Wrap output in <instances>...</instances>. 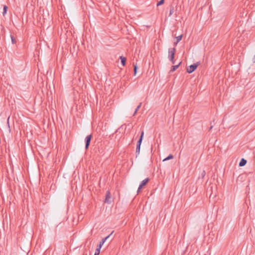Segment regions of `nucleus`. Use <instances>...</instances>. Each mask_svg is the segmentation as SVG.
Wrapping results in <instances>:
<instances>
[{
  "label": "nucleus",
  "mask_w": 255,
  "mask_h": 255,
  "mask_svg": "<svg viewBox=\"0 0 255 255\" xmlns=\"http://www.w3.org/2000/svg\"><path fill=\"white\" fill-rule=\"evenodd\" d=\"M175 52V48H171L168 49V58L173 64L175 63L174 55Z\"/></svg>",
  "instance_id": "obj_1"
},
{
  "label": "nucleus",
  "mask_w": 255,
  "mask_h": 255,
  "mask_svg": "<svg viewBox=\"0 0 255 255\" xmlns=\"http://www.w3.org/2000/svg\"><path fill=\"white\" fill-rule=\"evenodd\" d=\"M199 63L197 62L196 63L193 64V65H190L187 68V72L189 73H191L193 71H194L197 67L199 66Z\"/></svg>",
  "instance_id": "obj_2"
},
{
  "label": "nucleus",
  "mask_w": 255,
  "mask_h": 255,
  "mask_svg": "<svg viewBox=\"0 0 255 255\" xmlns=\"http://www.w3.org/2000/svg\"><path fill=\"white\" fill-rule=\"evenodd\" d=\"M92 137V134H90L87 135L85 138V148L86 149H87L89 146L91 139Z\"/></svg>",
  "instance_id": "obj_3"
},
{
  "label": "nucleus",
  "mask_w": 255,
  "mask_h": 255,
  "mask_svg": "<svg viewBox=\"0 0 255 255\" xmlns=\"http://www.w3.org/2000/svg\"><path fill=\"white\" fill-rule=\"evenodd\" d=\"M111 195L110 192L108 190L106 192V198L105 200V202L107 203H111Z\"/></svg>",
  "instance_id": "obj_4"
},
{
  "label": "nucleus",
  "mask_w": 255,
  "mask_h": 255,
  "mask_svg": "<svg viewBox=\"0 0 255 255\" xmlns=\"http://www.w3.org/2000/svg\"><path fill=\"white\" fill-rule=\"evenodd\" d=\"M149 180V178H147L144 179L143 181H142L141 183H140L138 188L137 192H139L140 190L142 188V187L146 184V183L148 182Z\"/></svg>",
  "instance_id": "obj_5"
},
{
  "label": "nucleus",
  "mask_w": 255,
  "mask_h": 255,
  "mask_svg": "<svg viewBox=\"0 0 255 255\" xmlns=\"http://www.w3.org/2000/svg\"><path fill=\"white\" fill-rule=\"evenodd\" d=\"M143 134H144V131L142 130L141 131V135H140V138L139 139H138L137 142V144L136 145L137 146H140L141 145V142H142V138H143Z\"/></svg>",
  "instance_id": "obj_6"
},
{
  "label": "nucleus",
  "mask_w": 255,
  "mask_h": 255,
  "mask_svg": "<svg viewBox=\"0 0 255 255\" xmlns=\"http://www.w3.org/2000/svg\"><path fill=\"white\" fill-rule=\"evenodd\" d=\"M181 63V62H179V63L178 65L172 66L171 70H170V72L171 73V72H173L174 71H175L179 67V66H180Z\"/></svg>",
  "instance_id": "obj_7"
},
{
  "label": "nucleus",
  "mask_w": 255,
  "mask_h": 255,
  "mask_svg": "<svg viewBox=\"0 0 255 255\" xmlns=\"http://www.w3.org/2000/svg\"><path fill=\"white\" fill-rule=\"evenodd\" d=\"M247 163V160L244 158H242L239 163L240 166H243Z\"/></svg>",
  "instance_id": "obj_8"
},
{
  "label": "nucleus",
  "mask_w": 255,
  "mask_h": 255,
  "mask_svg": "<svg viewBox=\"0 0 255 255\" xmlns=\"http://www.w3.org/2000/svg\"><path fill=\"white\" fill-rule=\"evenodd\" d=\"M120 58L121 60V63L123 66H125L126 62V58L123 56H120Z\"/></svg>",
  "instance_id": "obj_9"
},
{
  "label": "nucleus",
  "mask_w": 255,
  "mask_h": 255,
  "mask_svg": "<svg viewBox=\"0 0 255 255\" xmlns=\"http://www.w3.org/2000/svg\"><path fill=\"white\" fill-rule=\"evenodd\" d=\"M110 237V235L108 236L107 237H106V238L103 239L99 243V245H100V246H103V244H104V243L105 242V241H106V240Z\"/></svg>",
  "instance_id": "obj_10"
},
{
  "label": "nucleus",
  "mask_w": 255,
  "mask_h": 255,
  "mask_svg": "<svg viewBox=\"0 0 255 255\" xmlns=\"http://www.w3.org/2000/svg\"><path fill=\"white\" fill-rule=\"evenodd\" d=\"M182 35H180L176 37V41L174 43V45H176L182 39Z\"/></svg>",
  "instance_id": "obj_11"
},
{
  "label": "nucleus",
  "mask_w": 255,
  "mask_h": 255,
  "mask_svg": "<svg viewBox=\"0 0 255 255\" xmlns=\"http://www.w3.org/2000/svg\"><path fill=\"white\" fill-rule=\"evenodd\" d=\"M173 12H174V7H173V6L171 5L170 7V12H169V16H170L173 14Z\"/></svg>",
  "instance_id": "obj_12"
},
{
  "label": "nucleus",
  "mask_w": 255,
  "mask_h": 255,
  "mask_svg": "<svg viewBox=\"0 0 255 255\" xmlns=\"http://www.w3.org/2000/svg\"><path fill=\"white\" fill-rule=\"evenodd\" d=\"M141 104H142V103H140L138 105V106L136 107L133 116H134L136 114V112L138 111V110L141 107Z\"/></svg>",
  "instance_id": "obj_13"
},
{
  "label": "nucleus",
  "mask_w": 255,
  "mask_h": 255,
  "mask_svg": "<svg viewBox=\"0 0 255 255\" xmlns=\"http://www.w3.org/2000/svg\"><path fill=\"white\" fill-rule=\"evenodd\" d=\"M173 158V156L172 154H169L166 158L164 159L163 161H166Z\"/></svg>",
  "instance_id": "obj_14"
},
{
  "label": "nucleus",
  "mask_w": 255,
  "mask_h": 255,
  "mask_svg": "<svg viewBox=\"0 0 255 255\" xmlns=\"http://www.w3.org/2000/svg\"><path fill=\"white\" fill-rule=\"evenodd\" d=\"M140 146L136 145V155L139 154Z\"/></svg>",
  "instance_id": "obj_15"
},
{
  "label": "nucleus",
  "mask_w": 255,
  "mask_h": 255,
  "mask_svg": "<svg viewBox=\"0 0 255 255\" xmlns=\"http://www.w3.org/2000/svg\"><path fill=\"white\" fill-rule=\"evenodd\" d=\"M7 6H6V5H4V7H3V14L4 15L6 13V11L7 10Z\"/></svg>",
  "instance_id": "obj_16"
},
{
  "label": "nucleus",
  "mask_w": 255,
  "mask_h": 255,
  "mask_svg": "<svg viewBox=\"0 0 255 255\" xmlns=\"http://www.w3.org/2000/svg\"><path fill=\"white\" fill-rule=\"evenodd\" d=\"M11 38V41L13 44H14L16 42V41L15 39L14 38V37L12 35H10Z\"/></svg>",
  "instance_id": "obj_17"
},
{
  "label": "nucleus",
  "mask_w": 255,
  "mask_h": 255,
  "mask_svg": "<svg viewBox=\"0 0 255 255\" xmlns=\"http://www.w3.org/2000/svg\"><path fill=\"white\" fill-rule=\"evenodd\" d=\"M164 0H160L157 3V6L160 5L164 3Z\"/></svg>",
  "instance_id": "obj_18"
},
{
  "label": "nucleus",
  "mask_w": 255,
  "mask_h": 255,
  "mask_svg": "<svg viewBox=\"0 0 255 255\" xmlns=\"http://www.w3.org/2000/svg\"><path fill=\"white\" fill-rule=\"evenodd\" d=\"M100 251L99 250V249H96L94 255H99L100 254Z\"/></svg>",
  "instance_id": "obj_19"
},
{
  "label": "nucleus",
  "mask_w": 255,
  "mask_h": 255,
  "mask_svg": "<svg viewBox=\"0 0 255 255\" xmlns=\"http://www.w3.org/2000/svg\"><path fill=\"white\" fill-rule=\"evenodd\" d=\"M137 67L136 65H134V75H135L137 72Z\"/></svg>",
  "instance_id": "obj_20"
},
{
  "label": "nucleus",
  "mask_w": 255,
  "mask_h": 255,
  "mask_svg": "<svg viewBox=\"0 0 255 255\" xmlns=\"http://www.w3.org/2000/svg\"><path fill=\"white\" fill-rule=\"evenodd\" d=\"M101 247H102V246H100V245H98L97 249H99V250L100 251Z\"/></svg>",
  "instance_id": "obj_21"
},
{
  "label": "nucleus",
  "mask_w": 255,
  "mask_h": 255,
  "mask_svg": "<svg viewBox=\"0 0 255 255\" xmlns=\"http://www.w3.org/2000/svg\"><path fill=\"white\" fill-rule=\"evenodd\" d=\"M253 61L254 63H255V56L253 58Z\"/></svg>",
  "instance_id": "obj_22"
},
{
  "label": "nucleus",
  "mask_w": 255,
  "mask_h": 255,
  "mask_svg": "<svg viewBox=\"0 0 255 255\" xmlns=\"http://www.w3.org/2000/svg\"><path fill=\"white\" fill-rule=\"evenodd\" d=\"M212 128H213V126H211L209 130H211V129H212Z\"/></svg>",
  "instance_id": "obj_23"
},
{
  "label": "nucleus",
  "mask_w": 255,
  "mask_h": 255,
  "mask_svg": "<svg viewBox=\"0 0 255 255\" xmlns=\"http://www.w3.org/2000/svg\"><path fill=\"white\" fill-rule=\"evenodd\" d=\"M113 233H114V231H112V233H111V234H110V236L112 235V234H113Z\"/></svg>",
  "instance_id": "obj_24"
},
{
  "label": "nucleus",
  "mask_w": 255,
  "mask_h": 255,
  "mask_svg": "<svg viewBox=\"0 0 255 255\" xmlns=\"http://www.w3.org/2000/svg\"><path fill=\"white\" fill-rule=\"evenodd\" d=\"M113 233H114V231H112V233H111V234H110V236L112 235V234H113Z\"/></svg>",
  "instance_id": "obj_25"
},
{
  "label": "nucleus",
  "mask_w": 255,
  "mask_h": 255,
  "mask_svg": "<svg viewBox=\"0 0 255 255\" xmlns=\"http://www.w3.org/2000/svg\"><path fill=\"white\" fill-rule=\"evenodd\" d=\"M113 233H114V231H112V233H111V234H110V236L112 235V234H113Z\"/></svg>",
  "instance_id": "obj_26"
}]
</instances>
